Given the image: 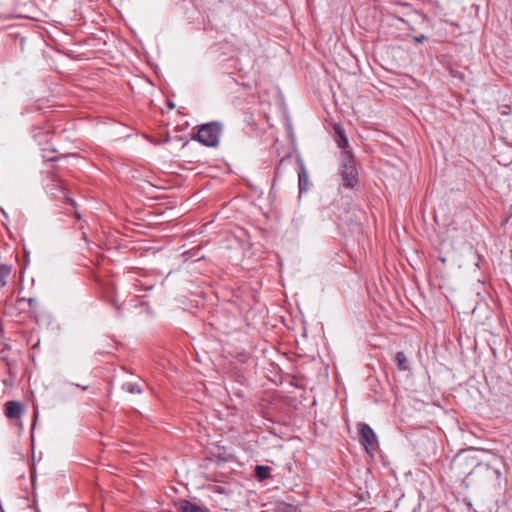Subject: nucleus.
I'll return each instance as SVG.
<instances>
[{"mask_svg": "<svg viewBox=\"0 0 512 512\" xmlns=\"http://www.w3.org/2000/svg\"><path fill=\"white\" fill-rule=\"evenodd\" d=\"M395 361L400 370H408V359L403 352H398L396 354Z\"/></svg>", "mask_w": 512, "mask_h": 512, "instance_id": "1a4fd4ad", "label": "nucleus"}, {"mask_svg": "<svg viewBox=\"0 0 512 512\" xmlns=\"http://www.w3.org/2000/svg\"><path fill=\"white\" fill-rule=\"evenodd\" d=\"M425 39L424 35H421L420 37H415V41L422 42Z\"/></svg>", "mask_w": 512, "mask_h": 512, "instance_id": "ddd939ff", "label": "nucleus"}, {"mask_svg": "<svg viewBox=\"0 0 512 512\" xmlns=\"http://www.w3.org/2000/svg\"><path fill=\"white\" fill-rule=\"evenodd\" d=\"M56 160H57V158H54V157L49 159V161H56Z\"/></svg>", "mask_w": 512, "mask_h": 512, "instance_id": "2eb2a0df", "label": "nucleus"}, {"mask_svg": "<svg viewBox=\"0 0 512 512\" xmlns=\"http://www.w3.org/2000/svg\"><path fill=\"white\" fill-rule=\"evenodd\" d=\"M51 181L55 183V187H62V181L56 173L51 174Z\"/></svg>", "mask_w": 512, "mask_h": 512, "instance_id": "9b49d317", "label": "nucleus"}, {"mask_svg": "<svg viewBox=\"0 0 512 512\" xmlns=\"http://www.w3.org/2000/svg\"><path fill=\"white\" fill-rule=\"evenodd\" d=\"M270 467L264 465H257L255 467V475L259 481H263L270 477Z\"/></svg>", "mask_w": 512, "mask_h": 512, "instance_id": "0eeeda50", "label": "nucleus"}, {"mask_svg": "<svg viewBox=\"0 0 512 512\" xmlns=\"http://www.w3.org/2000/svg\"><path fill=\"white\" fill-rule=\"evenodd\" d=\"M222 129V124L217 121L204 124L198 129L196 139L205 146L216 147L219 143Z\"/></svg>", "mask_w": 512, "mask_h": 512, "instance_id": "f257e3e1", "label": "nucleus"}, {"mask_svg": "<svg viewBox=\"0 0 512 512\" xmlns=\"http://www.w3.org/2000/svg\"><path fill=\"white\" fill-rule=\"evenodd\" d=\"M359 441L368 454H373L377 448V437L372 428L366 423H359L357 426Z\"/></svg>", "mask_w": 512, "mask_h": 512, "instance_id": "7ed1b4c3", "label": "nucleus"}, {"mask_svg": "<svg viewBox=\"0 0 512 512\" xmlns=\"http://www.w3.org/2000/svg\"><path fill=\"white\" fill-rule=\"evenodd\" d=\"M299 189L300 191H306L308 189V173L305 165L300 164V171L298 173Z\"/></svg>", "mask_w": 512, "mask_h": 512, "instance_id": "423d86ee", "label": "nucleus"}, {"mask_svg": "<svg viewBox=\"0 0 512 512\" xmlns=\"http://www.w3.org/2000/svg\"><path fill=\"white\" fill-rule=\"evenodd\" d=\"M338 145L340 148H343V149L348 145L347 138L343 134H340V139L338 141Z\"/></svg>", "mask_w": 512, "mask_h": 512, "instance_id": "f8f14e48", "label": "nucleus"}, {"mask_svg": "<svg viewBox=\"0 0 512 512\" xmlns=\"http://www.w3.org/2000/svg\"><path fill=\"white\" fill-rule=\"evenodd\" d=\"M24 413V406L20 401H7L4 404V415L10 420H18Z\"/></svg>", "mask_w": 512, "mask_h": 512, "instance_id": "20e7f679", "label": "nucleus"}, {"mask_svg": "<svg viewBox=\"0 0 512 512\" xmlns=\"http://www.w3.org/2000/svg\"><path fill=\"white\" fill-rule=\"evenodd\" d=\"M357 175L358 173L352 155L345 152L343 154L341 169L343 185L347 188H353L358 182Z\"/></svg>", "mask_w": 512, "mask_h": 512, "instance_id": "f03ea898", "label": "nucleus"}, {"mask_svg": "<svg viewBox=\"0 0 512 512\" xmlns=\"http://www.w3.org/2000/svg\"><path fill=\"white\" fill-rule=\"evenodd\" d=\"M123 389L130 394H140L142 389L137 383L128 382L123 384Z\"/></svg>", "mask_w": 512, "mask_h": 512, "instance_id": "9d476101", "label": "nucleus"}, {"mask_svg": "<svg viewBox=\"0 0 512 512\" xmlns=\"http://www.w3.org/2000/svg\"><path fill=\"white\" fill-rule=\"evenodd\" d=\"M66 200H67L68 203L74 205V202H73V200L71 198H67Z\"/></svg>", "mask_w": 512, "mask_h": 512, "instance_id": "4468645a", "label": "nucleus"}, {"mask_svg": "<svg viewBox=\"0 0 512 512\" xmlns=\"http://www.w3.org/2000/svg\"><path fill=\"white\" fill-rule=\"evenodd\" d=\"M113 304L115 305V307H116V309H117V310H119V309H120V307H119L116 303H113Z\"/></svg>", "mask_w": 512, "mask_h": 512, "instance_id": "dca6fc26", "label": "nucleus"}, {"mask_svg": "<svg viewBox=\"0 0 512 512\" xmlns=\"http://www.w3.org/2000/svg\"><path fill=\"white\" fill-rule=\"evenodd\" d=\"M175 505L181 512H210L205 506L198 505L186 499L178 501Z\"/></svg>", "mask_w": 512, "mask_h": 512, "instance_id": "39448f33", "label": "nucleus"}, {"mask_svg": "<svg viewBox=\"0 0 512 512\" xmlns=\"http://www.w3.org/2000/svg\"><path fill=\"white\" fill-rule=\"evenodd\" d=\"M11 273L8 265L0 264V289L4 288L7 284V278Z\"/></svg>", "mask_w": 512, "mask_h": 512, "instance_id": "6e6552de", "label": "nucleus"}]
</instances>
